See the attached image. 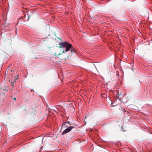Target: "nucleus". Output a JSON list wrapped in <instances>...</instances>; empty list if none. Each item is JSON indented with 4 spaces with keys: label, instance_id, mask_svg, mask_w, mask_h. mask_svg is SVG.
Wrapping results in <instances>:
<instances>
[{
    "label": "nucleus",
    "instance_id": "f257e3e1",
    "mask_svg": "<svg viewBox=\"0 0 152 152\" xmlns=\"http://www.w3.org/2000/svg\"><path fill=\"white\" fill-rule=\"evenodd\" d=\"M59 45L60 46V48H66L63 51V53H64L69 51L70 49H71V52H74L75 51V49L72 47V45L67 42H61L59 43Z\"/></svg>",
    "mask_w": 152,
    "mask_h": 152
},
{
    "label": "nucleus",
    "instance_id": "f03ea898",
    "mask_svg": "<svg viewBox=\"0 0 152 152\" xmlns=\"http://www.w3.org/2000/svg\"><path fill=\"white\" fill-rule=\"evenodd\" d=\"M74 128V127L73 126H71L65 129L63 131L62 133V134H61V135L65 134H66L69 132Z\"/></svg>",
    "mask_w": 152,
    "mask_h": 152
},
{
    "label": "nucleus",
    "instance_id": "7ed1b4c3",
    "mask_svg": "<svg viewBox=\"0 0 152 152\" xmlns=\"http://www.w3.org/2000/svg\"><path fill=\"white\" fill-rule=\"evenodd\" d=\"M67 123L69 125H71V123L69 121H66V122H64L62 124V126L64 125L65 123Z\"/></svg>",
    "mask_w": 152,
    "mask_h": 152
},
{
    "label": "nucleus",
    "instance_id": "20e7f679",
    "mask_svg": "<svg viewBox=\"0 0 152 152\" xmlns=\"http://www.w3.org/2000/svg\"><path fill=\"white\" fill-rule=\"evenodd\" d=\"M27 17H28L27 18L26 20H25L26 21H28V20H29V18H30V16L29 15H27Z\"/></svg>",
    "mask_w": 152,
    "mask_h": 152
},
{
    "label": "nucleus",
    "instance_id": "39448f33",
    "mask_svg": "<svg viewBox=\"0 0 152 152\" xmlns=\"http://www.w3.org/2000/svg\"><path fill=\"white\" fill-rule=\"evenodd\" d=\"M119 94H117L115 96L117 99H118L119 97Z\"/></svg>",
    "mask_w": 152,
    "mask_h": 152
},
{
    "label": "nucleus",
    "instance_id": "423d86ee",
    "mask_svg": "<svg viewBox=\"0 0 152 152\" xmlns=\"http://www.w3.org/2000/svg\"><path fill=\"white\" fill-rule=\"evenodd\" d=\"M121 131H123V132H125V131H126V130H124L123 129V126H121Z\"/></svg>",
    "mask_w": 152,
    "mask_h": 152
},
{
    "label": "nucleus",
    "instance_id": "0eeeda50",
    "mask_svg": "<svg viewBox=\"0 0 152 152\" xmlns=\"http://www.w3.org/2000/svg\"><path fill=\"white\" fill-rule=\"evenodd\" d=\"M24 16H25V19H26V15H25Z\"/></svg>",
    "mask_w": 152,
    "mask_h": 152
},
{
    "label": "nucleus",
    "instance_id": "6e6552de",
    "mask_svg": "<svg viewBox=\"0 0 152 152\" xmlns=\"http://www.w3.org/2000/svg\"><path fill=\"white\" fill-rule=\"evenodd\" d=\"M14 99L15 100L16 99V98H14Z\"/></svg>",
    "mask_w": 152,
    "mask_h": 152
},
{
    "label": "nucleus",
    "instance_id": "1a4fd4ad",
    "mask_svg": "<svg viewBox=\"0 0 152 152\" xmlns=\"http://www.w3.org/2000/svg\"><path fill=\"white\" fill-rule=\"evenodd\" d=\"M11 84H12V86H13V83L12 82L11 83Z\"/></svg>",
    "mask_w": 152,
    "mask_h": 152
},
{
    "label": "nucleus",
    "instance_id": "9d476101",
    "mask_svg": "<svg viewBox=\"0 0 152 152\" xmlns=\"http://www.w3.org/2000/svg\"><path fill=\"white\" fill-rule=\"evenodd\" d=\"M66 126V127H67L68 126Z\"/></svg>",
    "mask_w": 152,
    "mask_h": 152
}]
</instances>
